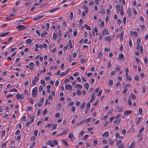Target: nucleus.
Wrapping results in <instances>:
<instances>
[{
	"mask_svg": "<svg viewBox=\"0 0 148 148\" xmlns=\"http://www.w3.org/2000/svg\"><path fill=\"white\" fill-rule=\"evenodd\" d=\"M102 34L103 35H108L109 34V32L107 30L103 29L102 31Z\"/></svg>",
	"mask_w": 148,
	"mask_h": 148,
	"instance_id": "423d86ee",
	"label": "nucleus"
},
{
	"mask_svg": "<svg viewBox=\"0 0 148 148\" xmlns=\"http://www.w3.org/2000/svg\"><path fill=\"white\" fill-rule=\"evenodd\" d=\"M73 134L71 133L69 134L68 136V138H72L73 137Z\"/></svg>",
	"mask_w": 148,
	"mask_h": 148,
	"instance_id": "8fccbe9b",
	"label": "nucleus"
},
{
	"mask_svg": "<svg viewBox=\"0 0 148 148\" xmlns=\"http://www.w3.org/2000/svg\"><path fill=\"white\" fill-rule=\"evenodd\" d=\"M116 8L118 12H119L120 10V5L119 4H117L116 5Z\"/></svg>",
	"mask_w": 148,
	"mask_h": 148,
	"instance_id": "a211bd4d",
	"label": "nucleus"
},
{
	"mask_svg": "<svg viewBox=\"0 0 148 148\" xmlns=\"http://www.w3.org/2000/svg\"><path fill=\"white\" fill-rule=\"evenodd\" d=\"M84 27L87 30H90V26H88L86 24H85L84 25Z\"/></svg>",
	"mask_w": 148,
	"mask_h": 148,
	"instance_id": "cd10ccee",
	"label": "nucleus"
},
{
	"mask_svg": "<svg viewBox=\"0 0 148 148\" xmlns=\"http://www.w3.org/2000/svg\"><path fill=\"white\" fill-rule=\"evenodd\" d=\"M83 7L85 9V12L86 13H88V7L85 4L84 5Z\"/></svg>",
	"mask_w": 148,
	"mask_h": 148,
	"instance_id": "6e6552de",
	"label": "nucleus"
},
{
	"mask_svg": "<svg viewBox=\"0 0 148 148\" xmlns=\"http://www.w3.org/2000/svg\"><path fill=\"white\" fill-rule=\"evenodd\" d=\"M143 46L142 45H141V46L140 47V51L141 53H142V52H143Z\"/></svg>",
	"mask_w": 148,
	"mask_h": 148,
	"instance_id": "0e129e2a",
	"label": "nucleus"
},
{
	"mask_svg": "<svg viewBox=\"0 0 148 148\" xmlns=\"http://www.w3.org/2000/svg\"><path fill=\"white\" fill-rule=\"evenodd\" d=\"M66 84L65 86V88L66 90H67L68 89H72V87L70 84H69L67 86H66Z\"/></svg>",
	"mask_w": 148,
	"mask_h": 148,
	"instance_id": "39448f33",
	"label": "nucleus"
},
{
	"mask_svg": "<svg viewBox=\"0 0 148 148\" xmlns=\"http://www.w3.org/2000/svg\"><path fill=\"white\" fill-rule=\"evenodd\" d=\"M128 76H126L127 77V79L129 80H130V81H131L132 80V77L130 76H129V75Z\"/></svg>",
	"mask_w": 148,
	"mask_h": 148,
	"instance_id": "c03bdc74",
	"label": "nucleus"
},
{
	"mask_svg": "<svg viewBox=\"0 0 148 148\" xmlns=\"http://www.w3.org/2000/svg\"><path fill=\"white\" fill-rule=\"evenodd\" d=\"M26 28V27L25 26L23 25L18 26L16 27V29H20L21 30L25 29Z\"/></svg>",
	"mask_w": 148,
	"mask_h": 148,
	"instance_id": "20e7f679",
	"label": "nucleus"
},
{
	"mask_svg": "<svg viewBox=\"0 0 148 148\" xmlns=\"http://www.w3.org/2000/svg\"><path fill=\"white\" fill-rule=\"evenodd\" d=\"M99 101V99H97L96 100L94 104V106H96L98 104Z\"/></svg>",
	"mask_w": 148,
	"mask_h": 148,
	"instance_id": "49530a36",
	"label": "nucleus"
},
{
	"mask_svg": "<svg viewBox=\"0 0 148 148\" xmlns=\"http://www.w3.org/2000/svg\"><path fill=\"white\" fill-rule=\"evenodd\" d=\"M73 12H71L70 13V18L72 19L73 18Z\"/></svg>",
	"mask_w": 148,
	"mask_h": 148,
	"instance_id": "de8ad7c7",
	"label": "nucleus"
},
{
	"mask_svg": "<svg viewBox=\"0 0 148 148\" xmlns=\"http://www.w3.org/2000/svg\"><path fill=\"white\" fill-rule=\"evenodd\" d=\"M77 87H78L79 88L81 89L82 88V86L79 84H77L75 86V88H77Z\"/></svg>",
	"mask_w": 148,
	"mask_h": 148,
	"instance_id": "f704fd0d",
	"label": "nucleus"
},
{
	"mask_svg": "<svg viewBox=\"0 0 148 148\" xmlns=\"http://www.w3.org/2000/svg\"><path fill=\"white\" fill-rule=\"evenodd\" d=\"M37 91V88L35 87L32 90V95L34 97H35L36 95Z\"/></svg>",
	"mask_w": 148,
	"mask_h": 148,
	"instance_id": "f03ea898",
	"label": "nucleus"
},
{
	"mask_svg": "<svg viewBox=\"0 0 148 148\" xmlns=\"http://www.w3.org/2000/svg\"><path fill=\"white\" fill-rule=\"evenodd\" d=\"M77 93L78 95H81V91L79 90H78L77 89Z\"/></svg>",
	"mask_w": 148,
	"mask_h": 148,
	"instance_id": "6e6d98bb",
	"label": "nucleus"
},
{
	"mask_svg": "<svg viewBox=\"0 0 148 148\" xmlns=\"http://www.w3.org/2000/svg\"><path fill=\"white\" fill-rule=\"evenodd\" d=\"M130 96L132 99H135L136 98L135 95L133 94V93H131V94Z\"/></svg>",
	"mask_w": 148,
	"mask_h": 148,
	"instance_id": "5701e85b",
	"label": "nucleus"
},
{
	"mask_svg": "<svg viewBox=\"0 0 148 148\" xmlns=\"http://www.w3.org/2000/svg\"><path fill=\"white\" fill-rule=\"evenodd\" d=\"M125 71L126 72L125 73V76H128V72H129V69L128 68H126L125 69Z\"/></svg>",
	"mask_w": 148,
	"mask_h": 148,
	"instance_id": "bb28decb",
	"label": "nucleus"
},
{
	"mask_svg": "<svg viewBox=\"0 0 148 148\" xmlns=\"http://www.w3.org/2000/svg\"><path fill=\"white\" fill-rule=\"evenodd\" d=\"M32 40L29 39H28L27 40H25V42L26 43L28 44H29L30 43L32 42Z\"/></svg>",
	"mask_w": 148,
	"mask_h": 148,
	"instance_id": "f3484780",
	"label": "nucleus"
},
{
	"mask_svg": "<svg viewBox=\"0 0 148 148\" xmlns=\"http://www.w3.org/2000/svg\"><path fill=\"white\" fill-rule=\"evenodd\" d=\"M59 9V8H58L52 9L49 10V12L51 13L53 12L56 11Z\"/></svg>",
	"mask_w": 148,
	"mask_h": 148,
	"instance_id": "4468645a",
	"label": "nucleus"
},
{
	"mask_svg": "<svg viewBox=\"0 0 148 148\" xmlns=\"http://www.w3.org/2000/svg\"><path fill=\"white\" fill-rule=\"evenodd\" d=\"M131 86V84L130 83H128L127 84H126L125 85V87L126 88L127 87H130Z\"/></svg>",
	"mask_w": 148,
	"mask_h": 148,
	"instance_id": "79ce46f5",
	"label": "nucleus"
},
{
	"mask_svg": "<svg viewBox=\"0 0 148 148\" xmlns=\"http://www.w3.org/2000/svg\"><path fill=\"white\" fill-rule=\"evenodd\" d=\"M95 94L94 93L92 94V97L90 101V102H92L95 99Z\"/></svg>",
	"mask_w": 148,
	"mask_h": 148,
	"instance_id": "9d476101",
	"label": "nucleus"
},
{
	"mask_svg": "<svg viewBox=\"0 0 148 148\" xmlns=\"http://www.w3.org/2000/svg\"><path fill=\"white\" fill-rule=\"evenodd\" d=\"M139 114H142L143 112V110L141 108H140L138 110Z\"/></svg>",
	"mask_w": 148,
	"mask_h": 148,
	"instance_id": "a19ab883",
	"label": "nucleus"
},
{
	"mask_svg": "<svg viewBox=\"0 0 148 148\" xmlns=\"http://www.w3.org/2000/svg\"><path fill=\"white\" fill-rule=\"evenodd\" d=\"M40 83L42 84L44 86H45V81L43 79H41L40 82Z\"/></svg>",
	"mask_w": 148,
	"mask_h": 148,
	"instance_id": "473e14b6",
	"label": "nucleus"
},
{
	"mask_svg": "<svg viewBox=\"0 0 148 148\" xmlns=\"http://www.w3.org/2000/svg\"><path fill=\"white\" fill-rule=\"evenodd\" d=\"M85 103L84 102H83L80 106L81 109H83L85 107Z\"/></svg>",
	"mask_w": 148,
	"mask_h": 148,
	"instance_id": "393cba45",
	"label": "nucleus"
},
{
	"mask_svg": "<svg viewBox=\"0 0 148 148\" xmlns=\"http://www.w3.org/2000/svg\"><path fill=\"white\" fill-rule=\"evenodd\" d=\"M58 142L56 140H49L48 142V144L51 146L53 147L54 145L55 144L56 145H57Z\"/></svg>",
	"mask_w": 148,
	"mask_h": 148,
	"instance_id": "f257e3e1",
	"label": "nucleus"
},
{
	"mask_svg": "<svg viewBox=\"0 0 148 148\" xmlns=\"http://www.w3.org/2000/svg\"><path fill=\"white\" fill-rule=\"evenodd\" d=\"M144 62L146 64H147V62H148V60H147V57H145V58L144 59Z\"/></svg>",
	"mask_w": 148,
	"mask_h": 148,
	"instance_id": "864d4df0",
	"label": "nucleus"
},
{
	"mask_svg": "<svg viewBox=\"0 0 148 148\" xmlns=\"http://www.w3.org/2000/svg\"><path fill=\"white\" fill-rule=\"evenodd\" d=\"M90 103L88 102V103L86 105V108H87V109H88L90 108Z\"/></svg>",
	"mask_w": 148,
	"mask_h": 148,
	"instance_id": "ea45409f",
	"label": "nucleus"
},
{
	"mask_svg": "<svg viewBox=\"0 0 148 148\" xmlns=\"http://www.w3.org/2000/svg\"><path fill=\"white\" fill-rule=\"evenodd\" d=\"M143 91L142 92L145 93L146 91V87L145 86H144L143 87Z\"/></svg>",
	"mask_w": 148,
	"mask_h": 148,
	"instance_id": "58836bf2",
	"label": "nucleus"
},
{
	"mask_svg": "<svg viewBox=\"0 0 148 148\" xmlns=\"http://www.w3.org/2000/svg\"><path fill=\"white\" fill-rule=\"evenodd\" d=\"M128 103L129 105L131 106L132 105V103L131 102V99L130 98H129L128 100Z\"/></svg>",
	"mask_w": 148,
	"mask_h": 148,
	"instance_id": "aec40b11",
	"label": "nucleus"
},
{
	"mask_svg": "<svg viewBox=\"0 0 148 148\" xmlns=\"http://www.w3.org/2000/svg\"><path fill=\"white\" fill-rule=\"evenodd\" d=\"M68 131V129H67L66 130L64 131L60 135H58V136H62V135H64L65 134H66V132H67Z\"/></svg>",
	"mask_w": 148,
	"mask_h": 148,
	"instance_id": "412c9836",
	"label": "nucleus"
},
{
	"mask_svg": "<svg viewBox=\"0 0 148 148\" xmlns=\"http://www.w3.org/2000/svg\"><path fill=\"white\" fill-rule=\"evenodd\" d=\"M122 143V141L121 140H120L118 141H117L116 143V145H118L119 144L121 143Z\"/></svg>",
	"mask_w": 148,
	"mask_h": 148,
	"instance_id": "774afa93",
	"label": "nucleus"
},
{
	"mask_svg": "<svg viewBox=\"0 0 148 148\" xmlns=\"http://www.w3.org/2000/svg\"><path fill=\"white\" fill-rule=\"evenodd\" d=\"M66 74L64 71V72L61 73L60 74V76H62L66 75Z\"/></svg>",
	"mask_w": 148,
	"mask_h": 148,
	"instance_id": "4c0bfd02",
	"label": "nucleus"
},
{
	"mask_svg": "<svg viewBox=\"0 0 148 148\" xmlns=\"http://www.w3.org/2000/svg\"><path fill=\"white\" fill-rule=\"evenodd\" d=\"M124 33V32L123 31H122L120 34L121 38V39L122 40H123V39Z\"/></svg>",
	"mask_w": 148,
	"mask_h": 148,
	"instance_id": "b1692460",
	"label": "nucleus"
},
{
	"mask_svg": "<svg viewBox=\"0 0 148 148\" xmlns=\"http://www.w3.org/2000/svg\"><path fill=\"white\" fill-rule=\"evenodd\" d=\"M57 36L56 34L54 32L53 33V38L55 39V40H56L57 38Z\"/></svg>",
	"mask_w": 148,
	"mask_h": 148,
	"instance_id": "2f4dec72",
	"label": "nucleus"
},
{
	"mask_svg": "<svg viewBox=\"0 0 148 148\" xmlns=\"http://www.w3.org/2000/svg\"><path fill=\"white\" fill-rule=\"evenodd\" d=\"M43 90V88L42 86H40L39 88V90L40 92Z\"/></svg>",
	"mask_w": 148,
	"mask_h": 148,
	"instance_id": "09e8293b",
	"label": "nucleus"
},
{
	"mask_svg": "<svg viewBox=\"0 0 148 148\" xmlns=\"http://www.w3.org/2000/svg\"><path fill=\"white\" fill-rule=\"evenodd\" d=\"M102 90H100L99 92V93L98 94H97V96H100L101 94H102Z\"/></svg>",
	"mask_w": 148,
	"mask_h": 148,
	"instance_id": "13d9d810",
	"label": "nucleus"
},
{
	"mask_svg": "<svg viewBox=\"0 0 148 148\" xmlns=\"http://www.w3.org/2000/svg\"><path fill=\"white\" fill-rule=\"evenodd\" d=\"M145 127H141V129L139 130V132L140 133L142 134V132L143 131V130H144Z\"/></svg>",
	"mask_w": 148,
	"mask_h": 148,
	"instance_id": "72a5a7b5",
	"label": "nucleus"
},
{
	"mask_svg": "<svg viewBox=\"0 0 148 148\" xmlns=\"http://www.w3.org/2000/svg\"><path fill=\"white\" fill-rule=\"evenodd\" d=\"M123 109H124V107H121L119 109V112H121L123 110Z\"/></svg>",
	"mask_w": 148,
	"mask_h": 148,
	"instance_id": "680f3d73",
	"label": "nucleus"
},
{
	"mask_svg": "<svg viewBox=\"0 0 148 148\" xmlns=\"http://www.w3.org/2000/svg\"><path fill=\"white\" fill-rule=\"evenodd\" d=\"M109 133L108 131L105 132L104 134H103L102 136V137H104L106 136V137H108L109 136Z\"/></svg>",
	"mask_w": 148,
	"mask_h": 148,
	"instance_id": "1a4fd4ad",
	"label": "nucleus"
},
{
	"mask_svg": "<svg viewBox=\"0 0 148 148\" xmlns=\"http://www.w3.org/2000/svg\"><path fill=\"white\" fill-rule=\"evenodd\" d=\"M16 97L18 99H23L24 98V96L22 94H17Z\"/></svg>",
	"mask_w": 148,
	"mask_h": 148,
	"instance_id": "7ed1b4c3",
	"label": "nucleus"
},
{
	"mask_svg": "<svg viewBox=\"0 0 148 148\" xmlns=\"http://www.w3.org/2000/svg\"><path fill=\"white\" fill-rule=\"evenodd\" d=\"M104 51L106 52L107 51H108V52L110 51V49L109 48L108 49L107 47H106L104 49Z\"/></svg>",
	"mask_w": 148,
	"mask_h": 148,
	"instance_id": "69168bd1",
	"label": "nucleus"
},
{
	"mask_svg": "<svg viewBox=\"0 0 148 148\" xmlns=\"http://www.w3.org/2000/svg\"><path fill=\"white\" fill-rule=\"evenodd\" d=\"M62 142L66 147H68V144L65 140H62Z\"/></svg>",
	"mask_w": 148,
	"mask_h": 148,
	"instance_id": "f8f14e48",
	"label": "nucleus"
},
{
	"mask_svg": "<svg viewBox=\"0 0 148 148\" xmlns=\"http://www.w3.org/2000/svg\"><path fill=\"white\" fill-rule=\"evenodd\" d=\"M129 45L130 46V47H132V42L131 39H129Z\"/></svg>",
	"mask_w": 148,
	"mask_h": 148,
	"instance_id": "e433bc0d",
	"label": "nucleus"
},
{
	"mask_svg": "<svg viewBox=\"0 0 148 148\" xmlns=\"http://www.w3.org/2000/svg\"><path fill=\"white\" fill-rule=\"evenodd\" d=\"M127 15L129 16H130L131 14V10L130 8H128V9L127 11Z\"/></svg>",
	"mask_w": 148,
	"mask_h": 148,
	"instance_id": "6ab92c4d",
	"label": "nucleus"
},
{
	"mask_svg": "<svg viewBox=\"0 0 148 148\" xmlns=\"http://www.w3.org/2000/svg\"><path fill=\"white\" fill-rule=\"evenodd\" d=\"M36 81L35 80L33 79L32 81V85L33 86H34L36 84Z\"/></svg>",
	"mask_w": 148,
	"mask_h": 148,
	"instance_id": "e2e57ef3",
	"label": "nucleus"
},
{
	"mask_svg": "<svg viewBox=\"0 0 148 148\" xmlns=\"http://www.w3.org/2000/svg\"><path fill=\"white\" fill-rule=\"evenodd\" d=\"M119 58L121 59H122L124 58V56L122 53H120L119 55Z\"/></svg>",
	"mask_w": 148,
	"mask_h": 148,
	"instance_id": "c85d7f7f",
	"label": "nucleus"
},
{
	"mask_svg": "<svg viewBox=\"0 0 148 148\" xmlns=\"http://www.w3.org/2000/svg\"><path fill=\"white\" fill-rule=\"evenodd\" d=\"M141 39L140 37L138 38L137 41V43L140 44L141 42Z\"/></svg>",
	"mask_w": 148,
	"mask_h": 148,
	"instance_id": "603ef678",
	"label": "nucleus"
},
{
	"mask_svg": "<svg viewBox=\"0 0 148 148\" xmlns=\"http://www.w3.org/2000/svg\"><path fill=\"white\" fill-rule=\"evenodd\" d=\"M130 34L131 35L134 34L137 37L138 36V34L136 32H133L132 31H131Z\"/></svg>",
	"mask_w": 148,
	"mask_h": 148,
	"instance_id": "ddd939ff",
	"label": "nucleus"
},
{
	"mask_svg": "<svg viewBox=\"0 0 148 148\" xmlns=\"http://www.w3.org/2000/svg\"><path fill=\"white\" fill-rule=\"evenodd\" d=\"M135 144V140H134L132 142V143L130 145V146L129 147H132V148H133L134 147Z\"/></svg>",
	"mask_w": 148,
	"mask_h": 148,
	"instance_id": "2eb2a0df",
	"label": "nucleus"
},
{
	"mask_svg": "<svg viewBox=\"0 0 148 148\" xmlns=\"http://www.w3.org/2000/svg\"><path fill=\"white\" fill-rule=\"evenodd\" d=\"M113 83V80L110 79L109 81V84L110 85H112Z\"/></svg>",
	"mask_w": 148,
	"mask_h": 148,
	"instance_id": "052dcab7",
	"label": "nucleus"
},
{
	"mask_svg": "<svg viewBox=\"0 0 148 148\" xmlns=\"http://www.w3.org/2000/svg\"><path fill=\"white\" fill-rule=\"evenodd\" d=\"M113 110V109H112V108L111 109H110L109 110V111L108 112V113L109 114H111Z\"/></svg>",
	"mask_w": 148,
	"mask_h": 148,
	"instance_id": "3c124183",
	"label": "nucleus"
},
{
	"mask_svg": "<svg viewBox=\"0 0 148 148\" xmlns=\"http://www.w3.org/2000/svg\"><path fill=\"white\" fill-rule=\"evenodd\" d=\"M69 46L70 47V48H72V46L71 40H69Z\"/></svg>",
	"mask_w": 148,
	"mask_h": 148,
	"instance_id": "a18cd8bd",
	"label": "nucleus"
},
{
	"mask_svg": "<svg viewBox=\"0 0 148 148\" xmlns=\"http://www.w3.org/2000/svg\"><path fill=\"white\" fill-rule=\"evenodd\" d=\"M58 109L59 110L61 108V104L60 103H59L58 104L57 106Z\"/></svg>",
	"mask_w": 148,
	"mask_h": 148,
	"instance_id": "7c9ffc66",
	"label": "nucleus"
},
{
	"mask_svg": "<svg viewBox=\"0 0 148 148\" xmlns=\"http://www.w3.org/2000/svg\"><path fill=\"white\" fill-rule=\"evenodd\" d=\"M134 79L135 80H138L139 79V76L137 75H135Z\"/></svg>",
	"mask_w": 148,
	"mask_h": 148,
	"instance_id": "c9c22d12",
	"label": "nucleus"
},
{
	"mask_svg": "<svg viewBox=\"0 0 148 148\" xmlns=\"http://www.w3.org/2000/svg\"><path fill=\"white\" fill-rule=\"evenodd\" d=\"M86 89L87 90H88L89 85L88 83H85L84 85Z\"/></svg>",
	"mask_w": 148,
	"mask_h": 148,
	"instance_id": "c756f323",
	"label": "nucleus"
},
{
	"mask_svg": "<svg viewBox=\"0 0 148 148\" xmlns=\"http://www.w3.org/2000/svg\"><path fill=\"white\" fill-rule=\"evenodd\" d=\"M109 143L110 145H112L113 144L114 142L113 140L111 139H110L109 140Z\"/></svg>",
	"mask_w": 148,
	"mask_h": 148,
	"instance_id": "37998d69",
	"label": "nucleus"
},
{
	"mask_svg": "<svg viewBox=\"0 0 148 148\" xmlns=\"http://www.w3.org/2000/svg\"><path fill=\"white\" fill-rule=\"evenodd\" d=\"M102 53L101 52H99L98 54V57L99 58L101 57L102 56Z\"/></svg>",
	"mask_w": 148,
	"mask_h": 148,
	"instance_id": "bf43d9fd",
	"label": "nucleus"
},
{
	"mask_svg": "<svg viewBox=\"0 0 148 148\" xmlns=\"http://www.w3.org/2000/svg\"><path fill=\"white\" fill-rule=\"evenodd\" d=\"M38 132V130H36L34 132V135H35V136H36L37 135Z\"/></svg>",
	"mask_w": 148,
	"mask_h": 148,
	"instance_id": "4d7b16f0",
	"label": "nucleus"
},
{
	"mask_svg": "<svg viewBox=\"0 0 148 148\" xmlns=\"http://www.w3.org/2000/svg\"><path fill=\"white\" fill-rule=\"evenodd\" d=\"M43 16V15L37 16L34 19V20L35 21V20H38L39 19H40V18H42V17Z\"/></svg>",
	"mask_w": 148,
	"mask_h": 148,
	"instance_id": "4be33fe9",
	"label": "nucleus"
},
{
	"mask_svg": "<svg viewBox=\"0 0 148 148\" xmlns=\"http://www.w3.org/2000/svg\"><path fill=\"white\" fill-rule=\"evenodd\" d=\"M50 104V102L49 101L48 99H47L46 100L45 106H46L47 104H48L49 105Z\"/></svg>",
	"mask_w": 148,
	"mask_h": 148,
	"instance_id": "a878e982",
	"label": "nucleus"
},
{
	"mask_svg": "<svg viewBox=\"0 0 148 148\" xmlns=\"http://www.w3.org/2000/svg\"><path fill=\"white\" fill-rule=\"evenodd\" d=\"M105 40L106 41H108L109 42H110L111 41V39L110 36H108L107 37L105 38Z\"/></svg>",
	"mask_w": 148,
	"mask_h": 148,
	"instance_id": "dca6fc26",
	"label": "nucleus"
},
{
	"mask_svg": "<svg viewBox=\"0 0 148 148\" xmlns=\"http://www.w3.org/2000/svg\"><path fill=\"white\" fill-rule=\"evenodd\" d=\"M121 116L120 114H117L115 117H114L115 118L118 119Z\"/></svg>",
	"mask_w": 148,
	"mask_h": 148,
	"instance_id": "338daca9",
	"label": "nucleus"
},
{
	"mask_svg": "<svg viewBox=\"0 0 148 148\" xmlns=\"http://www.w3.org/2000/svg\"><path fill=\"white\" fill-rule=\"evenodd\" d=\"M20 133V130H18L16 132L15 134V135H18Z\"/></svg>",
	"mask_w": 148,
	"mask_h": 148,
	"instance_id": "5fc2aeb1",
	"label": "nucleus"
},
{
	"mask_svg": "<svg viewBox=\"0 0 148 148\" xmlns=\"http://www.w3.org/2000/svg\"><path fill=\"white\" fill-rule=\"evenodd\" d=\"M10 32H8L5 33H2L1 35H0V37H2V36H4L10 33Z\"/></svg>",
	"mask_w": 148,
	"mask_h": 148,
	"instance_id": "9b49d317",
	"label": "nucleus"
},
{
	"mask_svg": "<svg viewBox=\"0 0 148 148\" xmlns=\"http://www.w3.org/2000/svg\"><path fill=\"white\" fill-rule=\"evenodd\" d=\"M132 112V111L130 110H126L124 112V114L125 115H127Z\"/></svg>",
	"mask_w": 148,
	"mask_h": 148,
	"instance_id": "0eeeda50",
	"label": "nucleus"
}]
</instances>
